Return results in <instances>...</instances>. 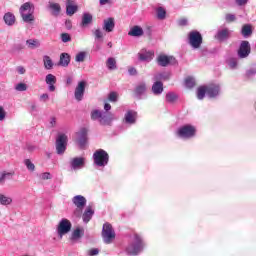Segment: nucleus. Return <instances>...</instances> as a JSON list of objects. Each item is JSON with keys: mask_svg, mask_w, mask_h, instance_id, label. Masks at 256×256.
Returning a JSON list of instances; mask_svg holds the SVG:
<instances>
[{"mask_svg": "<svg viewBox=\"0 0 256 256\" xmlns=\"http://www.w3.org/2000/svg\"><path fill=\"white\" fill-rule=\"evenodd\" d=\"M90 117L92 121H98L104 127H110L113 121H115V114L97 109L91 111Z\"/></svg>", "mask_w": 256, "mask_h": 256, "instance_id": "1", "label": "nucleus"}, {"mask_svg": "<svg viewBox=\"0 0 256 256\" xmlns=\"http://www.w3.org/2000/svg\"><path fill=\"white\" fill-rule=\"evenodd\" d=\"M19 13L24 23H33L35 21V5L31 2H25L19 8Z\"/></svg>", "mask_w": 256, "mask_h": 256, "instance_id": "2", "label": "nucleus"}, {"mask_svg": "<svg viewBox=\"0 0 256 256\" xmlns=\"http://www.w3.org/2000/svg\"><path fill=\"white\" fill-rule=\"evenodd\" d=\"M143 239L141 236L135 234L132 242L127 246L126 252L128 255H139L143 251Z\"/></svg>", "mask_w": 256, "mask_h": 256, "instance_id": "3", "label": "nucleus"}, {"mask_svg": "<svg viewBox=\"0 0 256 256\" xmlns=\"http://www.w3.org/2000/svg\"><path fill=\"white\" fill-rule=\"evenodd\" d=\"M94 165L105 167L109 164V154L103 149H98L93 154Z\"/></svg>", "mask_w": 256, "mask_h": 256, "instance_id": "4", "label": "nucleus"}, {"mask_svg": "<svg viewBox=\"0 0 256 256\" xmlns=\"http://www.w3.org/2000/svg\"><path fill=\"white\" fill-rule=\"evenodd\" d=\"M102 239L106 245H111L115 239V230H113V226L109 222L103 225Z\"/></svg>", "mask_w": 256, "mask_h": 256, "instance_id": "5", "label": "nucleus"}, {"mask_svg": "<svg viewBox=\"0 0 256 256\" xmlns=\"http://www.w3.org/2000/svg\"><path fill=\"white\" fill-rule=\"evenodd\" d=\"M69 139L63 133L58 134L56 138V153L57 155H64L67 151V142Z\"/></svg>", "mask_w": 256, "mask_h": 256, "instance_id": "6", "label": "nucleus"}, {"mask_svg": "<svg viewBox=\"0 0 256 256\" xmlns=\"http://www.w3.org/2000/svg\"><path fill=\"white\" fill-rule=\"evenodd\" d=\"M188 41L193 49H199L203 43V36H201L199 31L194 30L189 33Z\"/></svg>", "mask_w": 256, "mask_h": 256, "instance_id": "7", "label": "nucleus"}, {"mask_svg": "<svg viewBox=\"0 0 256 256\" xmlns=\"http://www.w3.org/2000/svg\"><path fill=\"white\" fill-rule=\"evenodd\" d=\"M196 129L192 125H185L178 129L177 135L181 139H191L196 133Z\"/></svg>", "mask_w": 256, "mask_h": 256, "instance_id": "8", "label": "nucleus"}, {"mask_svg": "<svg viewBox=\"0 0 256 256\" xmlns=\"http://www.w3.org/2000/svg\"><path fill=\"white\" fill-rule=\"evenodd\" d=\"M73 224L67 218L62 219L57 226V233L59 237H63V235H67L71 231Z\"/></svg>", "mask_w": 256, "mask_h": 256, "instance_id": "9", "label": "nucleus"}, {"mask_svg": "<svg viewBox=\"0 0 256 256\" xmlns=\"http://www.w3.org/2000/svg\"><path fill=\"white\" fill-rule=\"evenodd\" d=\"M157 63L160 67H167L168 65H175V63H177V60L173 56L161 54L157 57Z\"/></svg>", "mask_w": 256, "mask_h": 256, "instance_id": "10", "label": "nucleus"}, {"mask_svg": "<svg viewBox=\"0 0 256 256\" xmlns=\"http://www.w3.org/2000/svg\"><path fill=\"white\" fill-rule=\"evenodd\" d=\"M250 53L251 44H249V41H242L238 49V57H240V59H245L249 57Z\"/></svg>", "mask_w": 256, "mask_h": 256, "instance_id": "11", "label": "nucleus"}, {"mask_svg": "<svg viewBox=\"0 0 256 256\" xmlns=\"http://www.w3.org/2000/svg\"><path fill=\"white\" fill-rule=\"evenodd\" d=\"M85 87H87V82L80 81L74 91V97L76 101H83V97L85 96Z\"/></svg>", "mask_w": 256, "mask_h": 256, "instance_id": "12", "label": "nucleus"}, {"mask_svg": "<svg viewBox=\"0 0 256 256\" xmlns=\"http://www.w3.org/2000/svg\"><path fill=\"white\" fill-rule=\"evenodd\" d=\"M206 89L207 97H210V99H215V97H218L219 93L221 92V86L219 84L206 85Z\"/></svg>", "mask_w": 256, "mask_h": 256, "instance_id": "13", "label": "nucleus"}, {"mask_svg": "<svg viewBox=\"0 0 256 256\" xmlns=\"http://www.w3.org/2000/svg\"><path fill=\"white\" fill-rule=\"evenodd\" d=\"M70 167L73 171H79V169H83L85 167V158L83 157H75L70 161Z\"/></svg>", "mask_w": 256, "mask_h": 256, "instance_id": "14", "label": "nucleus"}, {"mask_svg": "<svg viewBox=\"0 0 256 256\" xmlns=\"http://www.w3.org/2000/svg\"><path fill=\"white\" fill-rule=\"evenodd\" d=\"M126 125H135L137 123V113L134 110H128L124 115Z\"/></svg>", "mask_w": 256, "mask_h": 256, "instance_id": "15", "label": "nucleus"}, {"mask_svg": "<svg viewBox=\"0 0 256 256\" xmlns=\"http://www.w3.org/2000/svg\"><path fill=\"white\" fill-rule=\"evenodd\" d=\"M45 83L48 85V91L53 93L56 89L55 84L57 83V77L53 74H47L45 77Z\"/></svg>", "mask_w": 256, "mask_h": 256, "instance_id": "16", "label": "nucleus"}, {"mask_svg": "<svg viewBox=\"0 0 256 256\" xmlns=\"http://www.w3.org/2000/svg\"><path fill=\"white\" fill-rule=\"evenodd\" d=\"M145 93H147V83H138L134 89V94L138 97V99H141V96L145 95Z\"/></svg>", "mask_w": 256, "mask_h": 256, "instance_id": "17", "label": "nucleus"}, {"mask_svg": "<svg viewBox=\"0 0 256 256\" xmlns=\"http://www.w3.org/2000/svg\"><path fill=\"white\" fill-rule=\"evenodd\" d=\"M103 31L106 33H112L113 29H115V19L107 18L103 21Z\"/></svg>", "mask_w": 256, "mask_h": 256, "instance_id": "18", "label": "nucleus"}, {"mask_svg": "<svg viewBox=\"0 0 256 256\" xmlns=\"http://www.w3.org/2000/svg\"><path fill=\"white\" fill-rule=\"evenodd\" d=\"M77 137L80 147H85V145H87V129L81 128L77 133Z\"/></svg>", "mask_w": 256, "mask_h": 256, "instance_id": "19", "label": "nucleus"}, {"mask_svg": "<svg viewBox=\"0 0 256 256\" xmlns=\"http://www.w3.org/2000/svg\"><path fill=\"white\" fill-rule=\"evenodd\" d=\"M153 51H147L146 49H142L139 53H138V59L139 61H151L153 59Z\"/></svg>", "mask_w": 256, "mask_h": 256, "instance_id": "20", "label": "nucleus"}, {"mask_svg": "<svg viewBox=\"0 0 256 256\" xmlns=\"http://www.w3.org/2000/svg\"><path fill=\"white\" fill-rule=\"evenodd\" d=\"M229 37H231V30L228 28L218 30L217 34L215 35V38L218 41H225L226 39H229Z\"/></svg>", "mask_w": 256, "mask_h": 256, "instance_id": "21", "label": "nucleus"}, {"mask_svg": "<svg viewBox=\"0 0 256 256\" xmlns=\"http://www.w3.org/2000/svg\"><path fill=\"white\" fill-rule=\"evenodd\" d=\"M72 203L75 207L85 208V205H87V198L82 195H76L72 198Z\"/></svg>", "mask_w": 256, "mask_h": 256, "instance_id": "22", "label": "nucleus"}, {"mask_svg": "<svg viewBox=\"0 0 256 256\" xmlns=\"http://www.w3.org/2000/svg\"><path fill=\"white\" fill-rule=\"evenodd\" d=\"M71 63V55L69 53H62L60 55V60L58 65L61 67H69V64Z\"/></svg>", "mask_w": 256, "mask_h": 256, "instance_id": "23", "label": "nucleus"}, {"mask_svg": "<svg viewBox=\"0 0 256 256\" xmlns=\"http://www.w3.org/2000/svg\"><path fill=\"white\" fill-rule=\"evenodd\" d=\"M93 215H95V211L91 207H87L82 214V219L84 223H89L91 219H93Z\"/></svg>", "mask_w": 256, "mask_h": 256, "instance_id": "24", "label": "nucleus"}, {"mask_svg": "<svg viewBox=\"0 0 256 256\" xmlns=\"http://www.w3.org/2000/svg\"><path fill=\"white\" fill-rule=\"evenodd\" d=\"M13 175H15L14 172L2 171L0 173V185H5V182L11 181V179H13Z\"/></svg>", "mask_w": 256, "mask_h": 256, "instance_id": "25", "label": "nucleus"}, {"mask_svg": "<svg viewBox=\"0 0 256 256\" xmlns=\"http://www.w3.org/2000/svg\"><path fill=\"white\" fill-rule=\"evenodd\" d=\"M152 93L154 95H161L163 93V83L161 81H157L152 85Z\"/></svg>", "mask_w": 256, "mask_h": 256, "instance_id": "26", "label": "nucleus"}, {"mask_svg": "<svg viewBox=\"0 0 256 256\" xmlns=\"http://www.w3.org/2000/svg\"><path fill=\"white\" fill-rule=\"evenodd\" d=\"M130 37H141L143 35V28L141 26H134L128 32Z\"/></svg>", "mask_w": 256, "mask_h": 256, "instance_id": "27", "label": "nucleus"}, {"mask_svg": "<svg viewBox=\"0 0 256 256\" xmlns=\"http://www.w3.org/2000/svg\"><path fill=\"white\" fill-rule=\"evenodd\" d=\"M171 79V73L162 72L154 75V81H169Z\"/></svg>", "mask_w": 256, "mask_h": 256, "instance_id": "28", "label": "nucleus"}, {"mask_svg": "<svg viewBox=\"0 0 256 256\" xmlns=\"http://www.w3.org/2000/svg\"><path fill=\"white\" fill-rule=\"evenodd\" d=\"M48 7L52 10V15H54V17H57L59 13H61V6L57 3L49 2Z\"/></svg>", "mask_w": 256, "mask_h": 256, "instance_id": "29", "label": "nucleus"}, {"mask_svg": "<svg viewBox=\"0 0 256 256\" xmlns=\"http://www.w3.org/2000/svg\"><path fill=\"white\" fill-rule=\"evenodd\" d=\"M85 230L83 228H76L71 235V241H78V239H81L82 235H84Z\"/></svg>", "mask_w": 256, "mask_h": 256, "instance_id": "30", "label": "nucleus"}, {"mask_svg": "<svg viewBox=\"0 0 256 256\" xmlns=\"http://www.w3.org/2000/svg\"><path fill=\"white\" fill-rule=\"evenodd\" d=\"M4 22L6 23V25H9L10 27L15 25V15L11 12H7L4 15Z\"/></svg>", "mask_w": 256, "mask_h": 256, "instance_id": "31", "label": "nucleus"}, {"mask_svg": "<svg viewBox=\"0 0 256 256\" xmlns=\"http://www.w3.org/2000/svg\"><path fill=\"white\" fill-rule=\"evenodd\" d=\"M92 21H93V16L89 13H84L82 16L81 26L87 27V25H90V23H92Z\"/></svg>", "mask_w": 256, "mask_h": 256, "instance_id": "32", "label": "nucleus"}, {"mask_svg": "<svg viewBox=\"0 0 256 256\" xmlns=\"http://www.w3.org/2000/svg\"><path fill=\"white\" fill-rule=\"evenodd\" d=\"M241 34H242L243 37H245V38L251 37V35H253V29L251 28V25L245 24V25L242 27Z\"/></svg>", "mask_w": 256, "mask_h": 256, "instance_id": "33", "label": "nucleus"}, {"mask_svg": "<svg viewBox=\"0 0 256 256\" xmlns=\"http://www.w3.org/2000/svg\"><path fill=\"white\" fill-rule=\"evenodd\" d=\"M106 67L109 71H115V69H117V60L113 57L108 58L106 61Z\"/></svg>", "mask_w": 256, "mask_h": 256, "instance_id": "34", "label": "nucleus"}, {"mask_svg": "<svg viewBox=\"0 0 256 256\" xmlns=\"http://www.w3.org/2000/svg\"><path fill=\"white\" fill-rule=\"evenodd\" d=\"M77 12V6L71 4V0H67L66 13L67 15H75Z\"/></svg>", "mask_w": 256, "mask_h": 256, "instance_id": "35", "label": "nucleus"}, {"mask_svg": "<svg viewBox=\"0 0 256 256\" xmlns=\"http://www.w3.org/2000/svg\"><path fill=\"white\" fill-rule=\"evenodd\" d=\"M205 95H207V86H201L197 89V99L199 101H203L205 99Z\"/></svg>", "mask_w": 256, "mask_h": 256, "instance_id": "36", "label": "nucleus"}, {"mask_svg": "<svg viewBox=\"0 0 256 256\" xmlns=\"http://www.w3.org/2000/svg\"><path fill=\"white\" fill-rule=\"evenodd\" d=\"M43 63H44V67H45V69H47V70H51V69H53V60H51V57H49V56H44L43 57Z\"/></svg>", "mask_w": 256, "mask_h": 256, "instance_id": "37", "label": "nucleus"}, {"mask_svg": "<svg viewBox=\"0 0 256 256\" xmlns=\"http://www.w3.org/2000/svg\"><path fill=\"white\" fill-rule=\"evenodd\" d=\"M87 59V52L81 51L78 54H76L75 61L76 63H83Z\"/></svg>", "mask_w": 256, "mask_h": 256, "instance_id": "38", "label": "nucleus"}, {"mask_svg": "<svg viewBox=\"0 0 256 256\" xmlns=\"http://www.w3.org/2000/svg\"><path fill=\"white\" fill-rule=\"evenodd\" d=\"M11 203H13V199H11V197L0 194V205H11Z\"/></svg>", "mask_w": 256, "mask_h": 256, "instance_id": "39", "label": "nucleus"}, {"mask_svg": "<svg viewBox=\"0 0 256 256\" xmlns=\"http://www.w3.org/2000/svg\"><path fill=\"white\" fill-rule=\"evenodd\" d=\"M26 45L29 49H35V47H39V41L35 39H29L26 41Z\"/></svg>", "mask_w": 256, "mask_h": 256, "instance_id": "40", "label": "nucleus"}, {"mask_svg": "<svg viewBox=\"0 0 256 256\" xmlns=\"http://www.w3.org/2000/svg\"><path fill=\"white\" fill-rule=\"evenodd\" d=\"M83 209V207H76L73 211V217H75V219H81V217H83Z\"/></svg>", "mask_w": 256, "mask_h": 256, "instance_id": "41", "label": "nucleus"}, {"mask_svg": "<svg viewBox=\"0 0 256 256\" xmlns=\"http://www.w3.org/2000/svg\"><path fill=\"white\" fill-rule=\"evenodd\" d=\"M166 101L168 103H175V101H177V94L173 93V92H169L166 94Z\"/></svg>", "mask_w": 256, "mask_h": 256, "instance_id": "42", "label": "nucleus"}, {"mask_svg": "<svg viewBox=\"0 0 256 256\" xmlns=\"http://www.w3.org/2000/svg\"><path fill=\"white\" fill-rule=\"evenodd\" d=\"M158 19H165L167 11L163 7H158L156 10Z\"/></svg>", "mask_w": 256, "mask_h": 256, "instance_id": "43", "label": "nucleus"}, {"mask_svg": "<svg viewBox=\"0 0 256 256\" xmlns=\"http://www.w3.org/2000/svg\"><path fill=\"white\" fill-rule=\"evenodd\" d=\"M185 85L188 89H193V87H195V78L193 77L186 78Z\"/></svg>", "mask_w": 256, "mask_h": 256, "instance_id": "44", "label": "nucleus"}, {"mask_svg": "<svg viewBox=\"0 0 256 256\" xmlns=\"http://www.w3.org/2000/svg\"><path fill=\"white\" fill-rule=\"evenodd\" d=\"M24 164L27 167L28 171H35V164H33V162H31L29 159L24 160Z\"/></svg>", "mask_w": 256, "mask_h": 256, "instance_id": "45", "label": "nucleus"}, {"mask_svg": "<svg viewBox=\"0 0 256 256\" xmlns=\"http://www.w3.org/2000/svg\"><path fill=\"white\" fill-rule=\"evenodd\" d=\"M93 35H94L96 41L103 39V31H101V29L94 30Z\"/></svg>", "mask_w": 256, "mask_h": 256, "instance_id": "46", "label": "nucleus"}, {"mask_svg": "<svg viewBox=\"0 0 256 256\" xmlns=\"http://www.w3.org/2000/svg\"><path fill=\"white\" fill-rule=\"evenodd\" d=\"M15 90L20 91V92L26 91L27 90V84H25V83L16 84L15 85Z\"/></svg>", "mask_w": 256, "mask_h": 256, "instance_id": "47", "label": "nucleus"}, {"mask_svg": "<svg viewBox=\"0 0 256 256\" xmlns=\"http://www.w3.org/2000/svg\"><path fill=\"white\" fill-rule=\"evenodd\" d=\"M117 99H118V95L116 92H111L108 95V101H110L111 103H117Z\"/></svg>", "mask_w": 256, "mask_h": 256, "instance_id": "48", "label": "nucleus"}, {"mask_svg": "<svg viewBox=\"0 0 256 256\" xmlns=\"http://www.w3.org/2000/svg\"><path fill=\"white\" fill-rule=\"evenodd\" d=\"M228 65L230 69H237V59L231 58L228 60Z\"/></svg>", "mask_w": 256, "mask_h": 256, "instance_id": "49", "label": "nucleus"}, {"mask_svg": "<svg viewBox=\"0 0 256 256\" xmlns=\"http://www.w3.org/2000/svg\"><path fill=\"white\" fill-rule=\"evenodd\" d=\"M237 17L235 14H226L225 20L227 23H233V21H236Z\"/></svg>", "mask_w": 256, "mask_h": 256, "instance_id": "50", "label": "nucleus"}, {"mask_svg": "<svg viewBox=\"0 0 256 256\" xmlns=\"http://www.w3.org/2000/svg\"><path fill=\"white\" fill-rule=\"evenodd\" d=\"M61 40L63 43H69V41H71V35H69L68 33H62Z\"/></svg>", "mask_w": 256, "mask_h": 256, "instance_id": "51", "label": "nucleus"}, {"mask_svg": "<svg viewBox=\"0 0 256 256\" xmlns=\"http://www.w3.org/2000/svg\"><path fill=\"white\" fill-rule=\"evenodd\" d=\"M40 101H42V103H47V101H49V94L44 93L40 95Z\"/></svg>", "mask_w": 256, "mask_h": 256, "instance_id": "52", "label": "nucleus"}, {"mask_svg": "<svg viewBox=\"0 0 256 256\" xmlns=\"http://www.w3.org/2000/svg\"><path fill=\"white\" fill-rule=\"evenodd\" d=\"M236 5H239V7H243L244 5H247L249 3V0H234Z\"/></svg>", "mask_w": 256, "mask_h": 256, "instance_id": "53", "label": "nucleus"}, {"mask_svg": "<svg viewBox=\"0 0 256 256\" xmlns=\"http://www.w3.org/2000/svg\"><path fill=\"white\" fill-rule=\"evenodd\" d=\"M247 77H253V75H256V68H251L246 72Z\"/></svg>", "mask_w": 256, "mask_h": 256, "instance_id": "54", "label": "nucleus"}, {"mask_svg": "<svg viewBox=\"0 0 256 256\" xmlns=\"http://www.w3.org/2000/svg\"><path fill=\"white\" fill-rule=\"evenodd\" d=\"M6 117L5 109H3V106H0V121H4Z\"/></svg>", "mask_w": 256, "mask_h": 256, "instance_id": "55", "label": "nucleus"}, {"mask_svg": "<svg viewBox=\"0 0 256 256\" xmlns=\"http://www.w3.org/2000/svg\"><path fill=\"white\" fill-rule=\"evenodd\" d=\"M41 179H43L44 181L47 179H51V173L49 172H44L41 174Z\"/></svg>", "mask_w": 256, "mask_h": 256, "instance_id": "56", "label": "nucleus"}, {"mask_svg": "<svg viewBox=\"0 0 256 256\" xmlns=\"http://www.w3.org/2000/svg\"><path fill=\"white\" fill-rule=\"evenodd\" d=\"M89 255L90 256L99 255V249L93 248V249L89 250Z\"/></svg>", "mask_w": 256, "mask_h": 256, "instance_id": "57", "label": "nucleus"}, {"mask_svg": "<svg viewBox=\"0 0 256 256\" xmlns=\"http://www.w3.org/2000/svg\"><path fill=\"white\" fill-rule=\"evenodd\" d=\"M16 71H18V73H19V75H25V67H23V66H18L17 68H16Z\"/></svg>", "mask_w": 256, "mask_h": 256, "instance_id": "58", "label": "nucleus"}, {"mask_svg": "<svg viewBox=\"0 0 256 256\" xmlns=\"http://www.w3.org/2000/svg\"><path fill=\"white\" fill-rule=\"evenodd\" d=\"M178 25H180V27H185V25H187V19L182 18L178 21Z\"/></svg>", "mask_w": 256, "mask_h": 256, "instance_id": "59", "label": "nucleus"}, {"mask_svg": "<svg viewBox=\"0 0 256 256\" xmlns=\"http://www.w3.org/2000/svg\"><path fill=\"white\" fill-rule=\"evenodd\" d=\"M104 110H105L104 113H109V111H111V104L105 103Z\"/></svg>", "mask_w": 256, "mask_h": 256, "instance_id": "60", "label": "nucleus"}, {"mask_svg": "<svg viewBox=\"0 0 256 256\" xmlns=\"http://www.w3.org/2000/svg\"><path fill=\"white\" fill-rule=\"evenodd\" d=\"M57 125V119L55 117H52L50 119V127H55Z\"/></svg>", "mask_w": 256, "mask_h": 256, "instance_id": "61", "label": "nucleus"}, {"mask_svg": "<svg viewBox=\"0 0 256 256\" xmlns=\"http://www.w3.org/2000/svg\"><path fill=\"white\" fill-rule=\"evenodd\" d=\"M129 75H137V69L131 67L128 69Z\"/></svg>", "mask_w": 256, "mask_h": 256, "instance_id": "62", "label": "nucleus"}, {"mask_svg": "<svg viewBox=\"0 0 256 256\" xmlns=\"http://www.w3.org/2000/svg\"><path fill=\"white\" fill-rule=\"evenodd\" d=\"M73 83V78L72 77H68L67 79H66V84L67 85H71Z\"/></svg>", "mask_w": 256, "mask_h": 256, "instance_id": "63", "label": "nucleus"}, {"mask_svg": "<svg viewBox=\"0 0 256 256\" xmlns=\"http://www.w3.org/2000/svg\"><path fill=\"white\" fill-rule=\"evenodd\" d=\"M109 3V0H100V5H107Z\"/></svg>", "mask_w": 256, "mask_h": 256, "instance_id": "64", "label": "nucleus"}]
</instances>
